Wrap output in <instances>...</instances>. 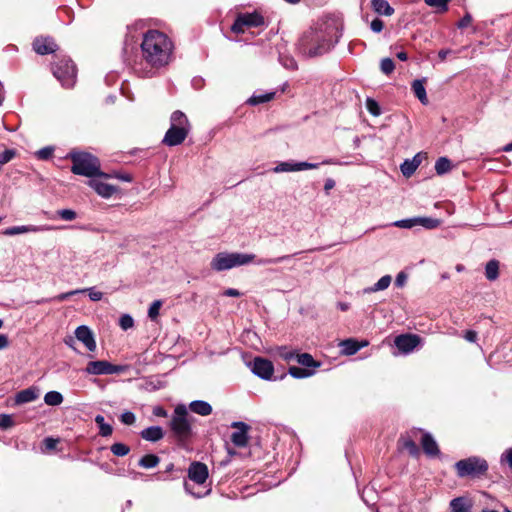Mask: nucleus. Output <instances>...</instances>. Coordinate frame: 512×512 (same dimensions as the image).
<instances>
[{
  "label": "nucleus",
  "instance_id": "f257e3e1",
  "mask_svg": "<svg viewBox=\"0 0 512 512\" xmlns=\"http://www.w3.org/2000/svg\"><path fill=\"white\" fill-rule=\"evenodd\" d=\"M174 46L171 39L161 31L148 30L141 43V59L129 60L128 65L141 78H151L169 64Z\"/></svg>",
  "mask_w": 512,
  "mask_h": 512
},
{
  "label": "nucleus",
  "instance_id": "f03ea898",
  "mask_svg": "<svg viewBox=\"0 0 512 512\" xmlns=\"http://www.w3.org/2000/svg\"><path fill=\"white\" fill-rule=\"evenodd\" d=\"M341 31L333 20L317 23L305 31L298 41L299 52L309 58L329 52L339 41Z\"/></svg>",
  "mask_w": 512,
  "mask_h": 512
},
{
  "label": "nucleus",
  "instance_id": "7ed1b4c3",
  "mask_svg": "<svg viewBox=\"0 0 512 512\" xmlns=\"http://www.w3.org/2000/svg\"><path fill=\"white\" fill-rule=\"evenodd\" d=\"M193 420L194 417L189 415L184 404H179L175 407L169 426L173 437L179 445L186 446L192 439L194 435L192 429Z\"/></svg>",
  "mask_w": 512,
  "mask_h": 512
},
{
  "label": "nucleus",
  "instance_id": "20e7f679",
  "mask_svg": "<svg viewBox=\"0 0 512 512\" xmlns=\"http://www.w3.org/2000/svg\"><path fill=\"white\" fill-rule=\"evenodd\" d=\"M68 158L72 161L71 171L76 175L91 179L94 177H108L107 174L101 172L99 159L90 153L71 151Z\"/></svg>",
  "mask_w": 512,
  "mask_h": 512
},
{
  "label": "nucleus",
  "instance_id": "39448f33",
  "mask_svg": "<svg viewBox=\"0 0 512 512\" xmlns=\"http://www.w3.org/2000/svg\"><path fill=\"white\" fill-rule=\"evenodd\" d=\"M254 254L247 253H227L220 252L217 253L213 259L211 260L210 266L211 269L217 272L225 271L232 269L234 267H239L243 265H247L255 260Z\"/></svg>",
  "mask_w": 512,
  "mask_h": 512
},
{
  "label": "nucleus",
  "instance_id": "423d86ee",
  "mask_svg": "<svg viewBox=\"0 0 512 512\" xmlns=\"http://www.w3.org/2000/svg\"><path fill=\"white\" fill-rule=\"evenodd\" d=\"M52 72L55 78L64 88H72L76 83L77 71L73 61L66 56H56V61L52 64Z\"/></svg>",
  "mask_w": 512,
  "mask_h": 512
},
{
  "label": "nucleus",
  "instance_id": "0eeeda50",
  "mask_svg": "<svg viewBox=\"0 0 512 512\" xmlns=\"http://www.w3.org/2000/svg\"><path fill=\"white\" fill-rule=\"evenodd\" d=\"M457 475L463 477H478L488 470V463L485 459L472 456L456 462Z\"/></svg>",
  "mask_w": 512,
  "mask_h": 512
},
{
  "label": "nucleus",
  "instance_id": "6e6552de",
  "mask_svg": "<svg viewBox=\"0 0 512 512\" xmlns=\"http://www.w3.org/2000/svg\"><path fill=\"white\" fill-rule=\"evenodd\" d=\"M128 365H114L106 360L88 362L85 373L89 375H113L127 371Z\"/></svg>",
  "mask_w": 512,
  "mask_h": 512
},
{
  "label": "nucleus",
  "instance_id": "1a4fd4ad",
  "mask_svg": "<svg viewBox=\"0 0 512 512\" xmlns=\"http://www.w3.org/2000/svg\"><path fill=\"white\" fill-rule=\"evenodd\" d=\"M264 24V18L257 12L240 13L237 15L231 26V31L235 34H242L246 28L260 27Z\"/></svg>",
  "mask_w": 512,
  "mask_h": 512
},
{
  "label": "nucleus",
  "instance_id": "9d476101",
  "mask_svg": "<svg viewBox=\"0 0 512 512\" xmlns=\"http://www.w3.org/2000/svg\"><path fill=\"white\" fill-rule=\"evenodd\" d=\"M421 337L416 334H401L395 337L394 344L402 354H409L420 344Z\"/></svg>",
  "mask_w": 512,
  "mask_h": 512
},
{
  "label": "nucleus",
  "instance_id": "9b49d317",
  "mask_svg": "<svg viewBox=\"0 0 512 512\" xmlns=\"http://www.w3.org/2000/svg\"><path fill=\"white\" fill-rule=\"evenodd\" d=\"M251 371L253 372V374H255L256 376L263 380H272L274 366L273 363L268 359L262 357H255L252 362Z\"/></svg>",
  "mask_w": 512,
  "mask_h": 512
},
{
  "label": "nucleus",
  "instance_id": "f8f14e48",
  "mask_svg": "<svg viewBox=\"0 0 512 512\" xmlns=\"http://www.w3.org/2000/svg\"><path fill=\"white\" fill-rule=\"evenodd\" d=\"M319 163H310V162H294V161H284L280 162L273 168V172L275 173H283V172H297L304 171L310 169H317L319 167Z\"/></svg>",
  "mask_w": 512,
  "mask_h": 512
},
{
  "label": "nucleus",
  "instance_id": "ddd939ff",
  "mask_svg": "<svg viewBox=\"0 0 512 512\" xmlns=\"http://www.w3.org/2000/svg\"><path fill=\"white\" fill-rule=\"evenodd\" d=\"M232 428H236L237 430L231 434V441L237 447H246L248 444L249 436L248 430L249 425L244 422L236 421L231 424Z\"/></svg>",
  "mask_w": 512,
  "mask_h": 512
},
{
  "label": "nucleus",
  "instance_id": "4468645a",
  "mask_svg": "<svg viewBox=\"0 0 512 512\" xmlns=\"http://www.w3.org/2000/svg\"><path fill=\"white\" fill-rule=\"evenodd\" d=\"M209 472L206 464L202 462H192L188 468V477L191 481L198 485H202L206 482Z\"/></svg>",
  "mask_w": 512,
  "mask_h": 512
},
{
  "label": "nucleus",
  "instance_id": "2eb2a0df",
  "mask_svg": "<svg viewBox=\"0 0 512 512\" xmlns=\"http://www.w3.org/2000/svg\"><path fill=\"white\" fill-rule=\"evenodd\" d=\"M188 132V128H177L170 126L162 142L170 147L180 145L187 137Z\"/></svg>",
  "mask_w": 512,
  "mask_h": 512
},
{
  "label": "nucleus",
  "instance_id": "dca6fc26",
  "mask_svg": "<svg viewBox=\"0 0 512 512\" xmlns=\"http://www.w3.org/2000/svg\"><path fill=\"white\" fill-rule=\"evenodd\" d=\"M88 185L101 197L103 198H110L113 196L114 193L117 192L118 188L114 185L108 184L106 182H103L100 179H96L95 177L93 179H90L88 181Z\"/></svg>",
  "mask_w": 512,
  "mask_h": 512
},
{
  "label": "nucleus",
  "instance_id": "f3484780",
  "mask_svg": "<svg viewBox=\"0 0 512 512\" xmlns=\"http://www.w3.org/2000/svg\"><path fill=\"white\" fill-rule=\"evenodd\" d=\"M58 46L51 37L36 38L33 42V49L39 55L54 53Z\"/></svg>",
  "mask_w": 512,
  "mask_h": 512
},
{
  "label": "nucleus",
  "instance_id": "a211bd4d",
  "mask_svg": "<svg viewBox=\"0 0 512 512\" xmlns=\"http://www.w3.org/2000/svg\"><path fill=\"white\" fill-rule=\"evenodd\" d=\"M75 337L82 342L89 351L93 352L96 350V342L89 327L85 325L78 326L75 330Z\"/></svg>",
  "mask_w": 512,
  "mask_h": 512
},
{
  "label": "nucleus",
  "instance_id": "6ab92c4d",
  "mask_svg": "<svg viewBox=\"0 0 512 512\" xmlns=\"http://www.w3.org/2000/svg\"><path fill=\"white\" fill-rule=\"evenodd\" d=\"M85 292L88 293V296L92 301H100L103 297L102 292L97 291L94 288H86V289H76V290H72L69 292L61 293V294L51 298L50 300L62 302V301L69 299L73 295H76L79 293H85Z\"/></svg>",
  "mask_w": 512,
  "mask_h": 512
},
{
  "label": "nucleus",
  "instance_id": "aec40b11",
  "mask_svg": "<svg viewBox=\"0 0 512 512\" xmlns=\"http://www.w3.org/2000/svg\"><path fill=\"white\" fill-rule=\"evenodd\" d=\"M50 230L49 226L41 225H21V226H12L8 227L3 231V234L6 236H14L24 233H38Z\"/></svg>",
  "mask_w": 512,
  "mask_h": 512
},
{
  "label": "nucleus",
  "instance_id": "412c9836",
  "mask_svg": "<svg viewBox=\"0 0 512 512\" xmlns=\"http://www.w3.org/2000/svg\"><path fill=\"white\" fill-rule=\"evenodd\" d=\"M421 445H422L424 453L427 456L437 457L440 455V450H439L438 444L430 433L425 432L422 435Z\"/></svg>",
  "mask_w": 512,
  "mask_h": 512
},
{
  "label": "nucleus",
  "instance_id": "4be33fe9",
  "mask_svg": "<svg viewBox=\"0 0 512 512\" xmlns=\"http://www.w3.org/2000/svg\"><path fill=\"white\" fill-rule=\"evenodd\" d=\"M368 345L367 341L359 342L355 339L349 338L345 339L340 342L339 346L341 347V352L344 355H354L356 354L361 348Z\"/></svg>",
  "mask_w": 512,
  "mask_h": 512
},
{
  "label": "nucleus",
  "instance_id": "5701e85b",
  "mask_svg": "<svg viewBox=\"0 0 512 512\" xmlns=\"http://www.w3.org/2000/svg\"><path fill=\"white\" fill-rule=\"evenodd\" d=\"M39 397V389L35 386L23 389L16 393L15 404L21 405L29 402H33Z\"/></svg>",
  "mask_w": 512,
  "mask_h": 512
},
{
  "label": "nucleus",
  "instance_id": "b1692460",
  "mask_svg": "<svg viewBox=\"0 0 512 512\" xmlns=\"http://www.w3.org/2000/svg\"><path fill=\"white\" fill-rule=\"evenodd\" d=\"M472 507V500L466 496L453 498L449 503L451 512H471Z\"/></svg>",
  "mask_w": 512,
  "mask_h": 512
},
{
  "label": "nucleus",
  "instance_id": "393cba45",
  "mask_svg": "<svg viewBox=\"0 0 512 512\" xmlns=\"http://www.w3.org/2000/svg\"><path fill=\"white\" fill-rule=\"evenodd\" d=\"M142 439L149 442H158L164 437V430L160 426H150L140 432Z\"/></svg>",
  "mask_w": 512,
  "mask_h": 512
},
{
  "label": "nucleus",
  "instance_id": "a878e982",
  "mask_svg": "<svg viewBox=\"0 0 512 512\" xmlns=\"http://www.w3.org/2000/svg\"><path fill=\"white\" fill-rule=\"evenodd\" d=\"M421 154H416L412 159H406L401 165L400 170L403 176L410 177L421 164Z\"/></svg>",
  "mask_w": 512,
  "mask_h": 512
},
{
  "label": "nucleus",
  "instance_id": "bb28decb",
  "mask_svg": "<svg viewBox=\"0 0 512 512\" xmlns=\"http://www.w3.org/2000/svg\"><path fill=\"white\" fill-rule=\"evenodd\" d=\"M426 78L416 79L411 84V89L417 99L423 104H428V97L425 89Z\"/></svg>",
  "mask_w": 512,
  "mask_h": 512
},
{
  "label": "nucleus",
  "instance_id": "cd10ccee",
  "mask_svg": "<svg viewBox=\"0 0 512 512\" xmlns=\"http://www.w3.org/2000/svg\"><path fill=\"white\" fill-rule=\"evenodd\" d=\"M189 409L191 412L200 416H208L212 413V406L203 400H194L190 402Z\"/></svg>",
  "mask_w": 512,
  "mask_h": 512
},
{
  "label": "nucleus",
  "instance_id": "c85d7f7f",
  "mask_svg": "<svg viewBox=\"0 0 512 512\" xmlns=\"http://www.w3.org/2000/svg\"><path fill=\"white\" fill-rule=\"evenodd\" d=\"M371 6L379 15L391 16L394 13V8L387 0H371Z\"/></svg>",
  "mask_w": 512,
  "mask_h": 512
},
{
  "label": "nucleus",
  "instance_id": "c756f323",
  "mask_svg": "<svg viewBox=\"0 0 512 512\" xmlns=\"http://www.w3.org/2000/svg\"><path fill=\"white\" fill-rule=\"evenodd\" d=\"M392 278L390 275L382 276L374 285L363 289V293L371 294L378 291L387 289L391 284Z\"/></svg>",
  "mask_w": 512,
  "mask_h": 512
},
{
  "label": "nucleus",
  "instance_id": "7c9ffc66",
  "mask_svg": "<svg viewBox=\"0 0 512 512\" xmlns=\"http://www.w3.org/2000/svg\"><path fill=\"white\" fill-rule=\"evenodd\" d=\"M170 121H171L170 126H172V127L188 128V126H189V122H188L186 115L179 110L174 111L172 113Z\"/></svg>",
  "mask_w": 512,
  "mask_h": 512
},
{
  "label": "nucleus",
  "instance_id": "2f4dec72",
  "mask_svg": "<svg viewBox=\"0 0 512 512\" xmlns=\"http://www.w3.org/2000/svg\"><path fill=\"white\" fill-rule=\"evenodd\" d=\"M275 96V92H267L262 94H253L248 100L247 104L256 106L262 103L271 101Z\"/></svg>",
  "mask_w": 512,
  "mask_h": 512
},
{
  "label": "nucleus",
  "instance_id": "473e14b6",
  "mask_svg": "<svg viewBox=\"0 0 512 512\" xmlns=\"http://www.w3.org/2000/svg\"><path fill=\"white\" fill-rule=\"evenodd\" d=\"M485 276L488 280L494 281L499 276V262L495 259L490 260L485 267Z\"/></svg>",
  "mask_w": 512,
  "mask_h": 512
},
{
  "label": "nucleus",
  "instance_id": "72a5a7b5",
  "mask_svg": "<svg viewBox=\"0 0 512 512\" xmlns=\"http://www.w3.org/2000/svg\"><path fill=\"white\" fill-rule=\"evenodd\" d=\"M160 462V458L155 454H146L138 462V465L145 469L156 467Z\"/></svg>",
  "mask_w": 512,
  "mask_h": 512
},
{
  "label": "nucleus",
  "instance_id": "f704fd0d",
  "mask_svg": "<svg viewBox=\"0 0 512 512\" xmlns=\"http://www.w3.org/2000/svg\"><path fill=\"white\" fill-rule=\"evenodd\" d=\"M452 169V162L447 157H440L435 163V171L438 175H444Z\"/></svg>",
  "mask_w": 512,
  "mask_h": 512
},
{
  "label": "nucleus",
  "instance_id": "c9c22d12",
  "mask_svg": "<svg viewBox=\"0 0 512 512\" xmlns=\"http://www.w3.org/2000/svg\"><path fill=\"white\" fill-rule=\"evenodd\" d=\"M63 399V395L58 391H49L44 396V402L49 406H58Z\"/></svg>",
  "mask_w": 512,
  "mask_h": 512
},
{
  "label": "nucleus",
  "instance_id": "e433bc0d",
  "mask_svg": "<svg viewBox=\"0 0 512 512\" xmlns=\"http://www.w3.org/2000/svg\"><path fill=\"white\" fill-rule=\"evenodd\" d=\"M288 372L293 378H296V379L307 378V377L312 376L314 373L313 370L298 367V366H291L289 368Z\"/></svg>",
  "mask_w": 512,
  "mask_h": 512
},
{
  "label": "nucleus",
  "instance_id": "4c0bfd02",
  "mask_svg": "<svg viewBox=\"0 0 512 512\" xmlns=\"http://www.w3.org/2000/svg\"><path fill=\"white\" fill-rule=\"evenodd\" d=\"M440 225V220L432 217H416V226L426 229H435Z\"/></svg>",
  "mask_w": 512,
  "mask_h": 512
},
{
  "label": "nucleus",
  "instance_id": "58836bf2",
  "mask_svg": "<svg viewBox=\"0 0 512 512\" xmlns=\"http://www.w3.org/2000/svg\"><path fill=\"white\" fill-rule=\"evenodd\" d=\"M296 360L299 364L305 366L307 369L308 368H314V367H318L320 364L317 363L314 358L312 357L311 354L309 353H302V354H297L296 355Z\"/></svg>",
  "mask_w": 512,
  "mask_h": 512
},
{
  "label": "nucleus",
  "instance_id": "ea45409f",
  "mask_svg": "<svg viewBox=\"0 0 512 512\" xmlns=\"http://www.w3.org/2000/svg\"><path fill=\"white\" fill-rule=\"evenodd\" d=\"M293 255H283L276 258H259L255 261V264L259 266L278 264L289 260Z\"/></svg>",
  "mask_w": 512,
  "mask_h": 512
},
{
  "label": "nucleus",
  "instance_id": "a19ab883",
  "mask_svg": "<svg viewBox=\"0 0 512 512\" xmlns=\"http://www.w3.org/2000/svg\"><path fill=\"white\" fill-rule=\"evenodd\" d=\"M110 450L115 456L123 457L130 452V447L124 443L118 442L112 444Z\"/></svg>",
  "mask_w": 512,
  "mask_h": 512
},
{
  "label": "nucleus",
  "instance_id": "79ce46f5",
  "mask_svg": "<svg viewBox=\"0 0 512 512\" xmlns=\"http://www.w3.org/2000/svg\"><path fill=\"white\" fill-rule=\"evenodd\" d=\"M403 448L407 450L408 453L413 457H417L420 453L419 447L417 446L415 441H413L410 438L404 439Z\"/></svg>",
  "mask_w": 512,
  "mask_h": 512
},
{
  "label": "nucleus",
  "instance_id": "37998d69",
  "mask_svg": "<svg viewBox=\"0 0 512 512\" xmlns=\"http://www.w3.org/2000/svg\"><path fill=\"white\" fill-rule=\"evenodd\" d=\"M162 305H163L162 300H155L150 305V307L148 309V317L152 321H155L157 319V317L159 316V311H160V308L162 307Z\"/></svg>",
  "mask_w": 512,
  "mask_h": 512
},
{
  "label": "nucleus",
  "instance_id": "c03bdc74",
  "mask_svg": "<svg viewBox=\"0 0 512 512\" xmlns=\"http://www.w3.org/2000/svg\"><path fill=\"white\" fill-rule=\"evenodd\" d=\"M279 61L284 68L289 70H296L298 67L296 60L288 55H280Z\"/></svg>",
  "mask_w": 512,
  "mask_h": 512
},
{
  "label": "nucleus",
  "instance_id": "a18cd8bd",
  "mask_svg": "<svg viewBox=\"0 0 512 512\" xmlns=\"http://www.w3.org/2000/svg\"><path fill=\"white\" fill-rule=\"evenodd\" d=\"M392 225L398 228L411 229L416 226V217L397 220Z\"/></svg>",
  "mask_w": 512,
  "mask_h": 512
},
{
  "label": "nucleus",
  "instance_id": "49530a36",
  "mask_svg": "<svg viewBox=\"0 0 512 512\" xmlns=\"http://www.w3.org/2000/svg\"><path fill=\"white\" fill-rule=\"evenodd\" d=\"M380 69L385 75H389L394 71L395 64L391 58H383L380 63Z\"/></svg>",
  "mask_w": 512,
  "mask_h": 512
},
{
  "label": "nucleus",
  "instance_id": "de8ad7c7",
  "mask_svg": "<svg viewBox=\"0 0 512 512\" xmlns=\"http://www.w3.org/2000/svg\"><path fill=\"white\" fill-rule=\"evenodd\" d=\"M425 3L430 7L438 8L440 11L448 10V3L450 0H424Z\"/></svg>",
  "mask_w": 512,
  "mask_h": 512
},
{
  "label": "nucleus",
  "instance_id": "09e8293b",
  "mask_svg": "<svg viewBox=\"0 0 512 512\" xmlns=\"http://www.w3.org/2000/svg\"><path fill=\"white\" fill-rule=\"evenodd\" d=\"M15 425L13 418L9 414H0V429L7 430Z\"/></svg>",
  "mask_w": 512,
  "mask_h": 512
},
{
  "label": "nucleus",
  "instance_id": "8fccbe9b",
  "mask_svg": "<svg viewBox=\"0 0 512 512\" xmlns=\"http://www.w3.org/2000/svg\"><path fill=\"white\" fill-rule=\"evenodd\" d=\"M278 355L285 361H291L296 358V355L292 350L288 349L285 346L278 348Z\"/></svg>",
  "mask_w": 512,
  "mask_h": 512
},
{
  "label": "nucleus",
  "instance_id": "3c124183",
  "mask_svg": "<svg viewBox=\"0 0 512 512\" xmlns=\"http://www.w3.org/2000/svg\"><path fill=\"white\" fill-rule=\"evenodd\" d=\"M119 325L126 331L134 326V320L129 314H123L119 319Z\"/></svg>",
  "mask_w": 512,
  "mask_h": 512
},
{
  "label": "nucleus",
  "instance_id": "603ef678",
  "mask_svg": "<svg viewBox=\"0 0 512 512\" xmlns=\"http://www.w3.org/2000/svg\"><path fill=\"white\" fill-rule=\"evenodd\" d=\"M366 108L369 111V113L372 114L373 116H378L380 114V107L377 101H375L372 98H367Z\"/></svg>",
  "mask_w": 512,
  "mask_h": 512
},
{
  "label": "nucleus",
  "instance_id": "864d4df0",
  "mask_svg": "<svg viewBox=\"0 0 512 512\" xmlns=\"http://www.w3.org/2000/svg\"><path fill=\"white\" fill-rule=\"evenodd\" d=\"M16 156L15 149H6L0 153V164L4 165L10 162Z\"/></svg>",
  "mask_w": 512,
  "mask_h": 512
},
{
  "label": "nucleus",
  "instance_id": "5fc2aeb1",
  "mask_svg": "<svg viewBox=\"0 0 512 512\" xmlns=\"http://www.w3.org/2000/svg\"><path fill=\"white\" fill-rule=\"evenodd\" d=\"M58 216L65 221H72L76 219L77 214L72 209H61L57 211Z\"/></svg>",
  "mask_w": 512,
  "mask_h": 512
},
{
  "label": "nucleus",
  "instance_id": "6e6d98bb",
  "mask_svg": "<svg viewBox=\"0 0 512 512\" xmlns=\"http://www.w3.org/2000/svg\"><path fill=\"white\" fill-rule=\"evenodd\" d=\"M53 152H54L53 147L46 146V147H43L40 150H38L36 155H37L38 159L48 160L52 156Z\"/></svg>",
  "mask_w": 512,
  "mask_h": 512
},
{
  "label": "nucleus",
  "instance_id": "4d7b16f0",
  "mask_svg": "<svg viewBox=\"0 0 512 512\" xmlns=\"http://www.w3.org/2000/svg\"><path fill=\"white\" fill-rule=\"evenodd\" d=\"M120 420L125 425H133L136 421V416L131 411H125L121 414Z\"/></svg>",
  "mask_w": 512,
  "mask_h": 512
},
{
  "label": "nucleus",
  "instance_id": "13d9d810",
  "mask_svg": "<svg viewBox=\"0 0 512 512\" xmlns=\"http://www.w3.org/2000/svg\"><path fill=\"white\" fill-rule=\"evenodd\" d=\"M501 463H507L512 470V448L505 450L500 457Z\"/></svg>",
  "mask_w": 512,
  "mask_h": 512
},
{
  "label": "nucleus",
  "instance_id": "bf43d9fd",
  "mask_svg": "<svg viewBox=\"0 0 512 512\" xmlns=\"http://www.w3.org/2000/svg\"><path fill=\"white\" fill-rule=\"evenodd\" d=\"M384 23L380 18H375L370 23V29L375 33H380L383 30Z\"/></svg>",
  "mask_w": 512,
  "mask_h": 512
},
{
  "label": "nucleus",
  "instance_id": "052dcab7",
  "mask_svg": "<svg viewBox=\"0 0 512 512\" xmlns=\"http://www.w3.org/2000/svg\"><path fill=\"white\" fill-rule=\"evenodd\" d=\"M58 442H59L58 439H55L53 437H46L43 440V445H44L45 450H53L56 448Z\"/></svg>",
  "mask_w": 512,
  "mask_h": 512
},
{
  "label": "nucleus",
  "instance_id": "680f3d73",
  "mask_svg": "<svg viewBox=\"0 0 512 512\" xmlns=\"http://www.w3.org/2000/svg\"><path fill=\"white\" fill-rule=\"evenodd\" d=\"M472 22V16L469 13H466L457 23V27L459 29H463L468 27Z\"/></svg>",
  "mask_w": 512,
  "mask_h": 512
},
{
  "label": "nucleus",
  "instance_id": "e2e57ef3",
  "mask_svg": "<svg viewBox=\"0 0 512 512\" xmlns=\"http://www.w3.org/2000/svg\"><path fill=\"white\" fill-rule=\"evenodd\" d=\"M112 432L113 427L106 422L99 427V435L102 437H108L112 434Z\"/></svg>",
  "mask_w": 512,
  "mask_h": 512
},
{
  "label": "nucleus",
  "instance_id": "0e129e2a",
  "mask_svg": "<svg viewBox=\"0 0 512 512\" xmlns=\"http://www.w3.org/2000/svg\"><path fill=\"white\" fill-rule=\"evenodd\" d=\"M152 413L156 417H167V415H168L166 409L162 406H155L153 408Z\"/></svg>",
  "mask_w": 512,
  "mask_h": 512
},
{
  "label": "nucleus",
  "instance_id": "69168bd1",
  "mask_svg": "<svg viewBox=\"0 0 512 512\" xmlns=\"http://www.w3.org/2000/svg\"><path fill=\"white\" fill-rule=\"evenodd\" d=\"M407 281V275L404 272H400L395 279V285L402 287Z\"/></svg>",
  "mask_w": 512,
  "mask_h": 512
},
{
  "label": "nucleus",
  "instance_id": "338daca9",
  "mask_svg": "<svg viewBox=\"0 0 512 512\" xmlns=\"http://www.w3.org/2000/svg\"><path fill=\"white\" fill-rule=\"evenodd\" d=\"M464 338L467 341L474 343L477 340V333L474 330H467L464 334Z\"/></svg>",
  "mask_w": 512,
  "mask_h": 512
},
{
  "label": "nucleus",
  "instance_id": "774afa93",
  "mask_svg": "<svg viewBox=\"0 0 512 512\" xmlns=\"http://www.w3.org/2000/svg\"><path fill=\"white\" fill-rule=\"evenodd\" d=\"M453 53H454V51L451 50V49H441L438 52V57H439L440 61H445L447 56L450 55V54H453Z\"/></svg>",
  "mask_w": 512,
  "mask_h": 512
}]
</instances>
